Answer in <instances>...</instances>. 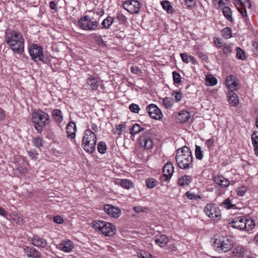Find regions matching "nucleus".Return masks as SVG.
<instances>
[{
	"label": "nucleus",
	"mask_w": 258,
	"mask_h": 258,
	"mask_svg": "<svg viewBox=\"0 0 258 258\" xmlns=\"http://www.w3.org/2000/svg\"><path fill=\"white\" fill-rule=\"evenodd\" d=\"M175 159L178 166L180 169H188L193 168V157L191 151L186 146L177 150Z\"/></svg>",
	"instance_id": "1"
},
{
	"label": "nucleus",
	"mask_w": 258,
	"mask_h": 258,
	"mask_svg": "<svg viewBox=\"0 0 258 258\" xmlns=\"http://www.w3.org/2000/svg\"><path fill=\"white\" fill-rule=\"evenodd\" d=\"M24 41L22 34L16 31L6 33L5 42L15 52L22 53L24 51Z\"/></svg>",
	"instance_id": "2"
},
{
	"label": "nucleus",
	"mask_w": 258,
	"mask_h": 258,
	"mask_svg": "<svg viewBox=\"0 0 258 258\" xmlns=\"http://www.w3.org/2000/svg\"><path fill=\"white\" fill-rule=\"evenodd\" d=\"M32 120L35 124V128L40 133L42 132L43 127L50 123L49 115L41 110L33 112Z\"/></svg>",
	"instance_id": "3"
},
{
	"label": "nucleus",
	"mask_w": 258,
	"mask_h": 258,
	"mask_svg": "<svg viewBox=\"0 0 258 258\" xmlns=\"http://www.w3.org/2000/svg\"><path fill=\"white\" fill-rule=\"evenodd\" d=\"M232 238L229 236H218L215 238L213 246L216 251L227 252L230 250L233 246Z\"/></svg>",
	"instance_id": "4"
},
{
	"label": "nucleus",
	"mask_w": 258,
	"mask_h": 258,
	"mask_svg": "<svg viewBox=\"0 0 258 258\" xmlns=\"http://www.w3.org/2000/svg\"><path fill=\"white\" fill-rule=\"evenodd\" d=\"M96 137L95 134L91 130L86 131L83 139L82 146L84 149L89 153H93L95 150Z\"/></svg>",
	"instance_id": "5"
},
{
	"label": "nucleus",
	"mask_w": 258,
	"mask_h": 258,
	"mask_svg": "<svg viewBox=\"0 0 258 258\" xmlns=\"http://www.w3.org/2000/svg\"><path fill=\"white\" fill-rule=\"evenodd\" d=\"M29 52L34 61L38 62L41 61L44 63H49V59L44 56L43 48L41 46L34 44L30 47Z\"/></svg>",
	"instance_id": "6"
},
{
	"label": "nucleus",
	"mask_w": 258,
	"mask_h": 258,
	"mask_svg": "<svg viewBox=\"0 0 258 258\" xmlns=\"http://www.w3.org/2000/svg\"><path fill=\"white\" fill-rule=\"evenodd\" d=\"M93 227L98 229L103 234L107 236H113L115 232V227L110 223L104 221H97L93 224Z\"/></svg>",
	"instance_id": "7"
},
{
	"label": "nucleus",
	"mask_w": 258,
	"mask_h": 258,
	"mask_svg": "<svg viewBox=\"0 0 258 258\" xmlns=\"http://www.w3.org/2000/svg\"><path fill=\"white\" fill-rule=\"evenodd\" d=\"M78 25L84 30L93 31L97 29L98 24L97 21L94 18L85 16L78 21Z\"/></svg>",
	"instance_id": "8"
},
{
	"label": "nucleus",
	"mask_w": 258,
	"mask_h": 258,
	"mask_svg": "<svg viewBox=\"0 0 258 258\" xmlns=\"http://www.w3.org/2000/svg\"><path fill=\"white\" fill-rule=\"evenodd\" d=\"M205 212L209 217L213 220L219 219L221 217L220 211L215 204H207L205 208Z\"/></svg>",
	"instance_id": "9"
},
{
	"label": "nucleus",
	"mask_w": 258,
	"mask_h": 258,
	"mask_svg": "<svg viewBox=\"0 0 258 258\" xmlns=\"http://www.w3.org/2000/svg\"><path fill=\"white\" fill-rule=\"evenodd\" d=\"M146 110L147 111L150 117L154 119L159 120L163 116L161 111L155 104H149L146 107Z\"/></svg>",
	"instance_id": "10"
},
{
	"label": "nucleus",
	"mask_w": 258,
	"mask_h": 258,
	"mask_svg": "<svg viewBox=\"0 0 258 258\" xmlns=\"http://www.w3.org/2000/svg\"><path fill=\"white\" fill-rule=\"evenodd\" d=\"M163 176L161 177V181H169L174 172V167L171 162H167L162 169Z\"/></svg>",
	"instance_id": "11"
},
{
	"label": "nucleus",
	"mask_w": 258,
	"mask_h": 258,
	"mask_svg": "<svg viewBox=\"0 0 258 258\" xmlns=\"http://www.w3.org/2000/svg\"><path fill=\"white\" fill-rule=\"evenodd\" d=\"M123 8L128 11H134L135 13H138L141 7L140 3L137 1L130 0L126 1L122 4Z\"/></svg>",
	"instance_id": "12"
},
{
	"label": "nucleus",
	"mask_w": 258,
	"mask_h": 258,
	"mask_svg": "<svg viewBox=\"0 0 258 258\" xmlns=\"http://www.w3.org/2000/svg\"><path fill=\"white\" fill-rule=\"evenodd\" d=\"M229 224L233 228L240 230H244L246 228V225L244 223V217L243 216L235 217L231 222H229Z\"/></svg>",
	"instance_id": "13"
},
{
	"label": "nucleus",
	"mask_w": 258,
	"mask_h": 258,
	"mask_svg": "<svg viewBox=\"0 0 258 258\" xmlns=\"http://www.w3.org/2000/svg\"><path fill=\"white\" fill-rule=\"evenodd\" d=\"M30 243L38 248H44L47 245L45 239L37 235H33L30 240Z\"/></svg>",
	"instance_id": "14"
},
{
	"label": "nucleus",
	"mask_w": 258,
	"mask_h": 258,
	"mask_svg": "<svg viewBox=\"0 0 258 258\" xmlns=\"http://www.w3.org/2000/svg\"><path fill=\"white\" fill-rule=\"evenodd\" d=\"M23 250L28 257L40 258L41 253L36 249L32 246H25Z\"/></svg>",
	"instance_id": "15"
},
{
	"label": "nucleus",
	"mask_w": 258,
	"mask_h": 258,
	"mask_svg": "<svg viewBox=\"0 0 258 258\" xmlns=\"http://www.w3.org/2000/svg\"><path fill=\"white\" fill-rule=\"evenodd\" d=\"M105 211L110 216L116 218L120 215V211L119 209L115 208L114 206L110 205L104 206Z\"/></svg>",
	"instance_id": "16"
},
{
	"label": "nucleus",
	"mask_w": 258,
	"mask_h": 258,
	"mask_svg": "<svg viewBox=\"0 0 258 258\" xmlns=\"http://www.w3.org/2000/svg\"><path fill=\"white\" fill-rule=\"evenodd\" d=\"M213 178L214 182L221 187H227L229 185L230 182L228 180L222 175L215 176Z\"/></svg>",
	"instance_id": "17"
},
{
	"label": "nucleus",
	"mask_w": 258,
	"mask_h": 258,
	"mask_svg": "<svg viewBox=\"0 0 258 258\" xmlns=\"http://www.w3.org/2000/svg\"><path fill=\"white\" fill-rule=\"evenodd\" d=\"M66 130L68 134V138L72 139H74L76 136L75 133L77 131L75 122L73 121L69 122L67 125Z\"/></svg>",
	"instance_id": "18"
},
{
	"label": "nucleus",
	"mask_w": 258,
	"mask_h": 258,
	"mask_svg": "<svg viewBox=\"0 0 258 258\" xmlns=\"http://www.w3.org/2000/svg\"><path fill=\"white\" fill-rule=\"evenodd\" d=\"M59 248L64 252H69L72 251L74 248V244L70 240L63 241L58 245Z\"/></svg>",
	"instance_id": "19"
},
{
	"label": "nucleus",
	"mask_w": 258,
	"mask_h": 258,
	"mask_svg": "<svg viewBox=\"0 0 258 258\" xmlns=\"http://www.w3.org/2000/svg\"><path fill=\"white\" fill-rule=\"evenodd\" d=\"M246 250L242 245L235 246L232 251V255L236 257H242L244 256Z\"/></svg>",
	"instance_id": "20"
},
{
	"label": "nucleus",
	"mask_w": 258,
	"mask_h": 258,
	"mask_svg": "<svg viewBox=\"0 0 258 258\" xmlns=\"http://www.w3.org/2000/svg\"><path fill=\"white\" fill-rule=\"evenodd\" d=\"M228 102L232 106H237L239 103L238 97L234 91H229L227 94Z\"/></svg>",
	"instance_id": "21"
},
{
	"label": "nucleus",
	"mask_w": 258,
	"mask_h": 258,
	"mask_svg": "<svg viewBox=\"0 0 258 258\" xmlns=\"http://www.w3.org/2000/svg\"><path fill=\"white\" fill-rule=\"evenodd\" d=\"M155 242L160 247H163L167 244L168 238L165 235H160L159 236L156 237Z\"/></svg>",
	"instance_id": "22"
},
{
	"label": "nucleus",
	"mask_w": 258,
	"mask_h": 258,
	"mask_svg": "<svg viewBox=\"0 0 258 258\" xmlns=\"http://www.w3.org/2000/svg\"><path fill=\"white\" fill-rule=\"evenodd\" d=\"M87 87L89 89L96 90L99 86L98 81L94 77L90 76L87 79Z\"/></svg>",
	"instance_id": "23"
},
{
	"label": "nucleus",
	"mask_w": 258,
	"mask_h": 258,
	"mask_svg": "<svg viewBox=\"0 0 258 258\" xmlns=\"http://www.w3.org/2000/svg\"><path fill=\"white\" fill-rule=\"evenodd\" d=\"M192 180L191 176L185 175L179 177L178 179V184L180 186L188 185Z\"/></svg>",
	"instance_id": "24"
},
{
	"label": "nucleus",
	"mask_w": 258,
	"mask_h": 258,
	"mask_svg": "<svg viewBox=\"0 0 258 258\" xmlns=\"http://www.w3.org/2000/svg\"><path fill=\"white\" fill-rule=\"evenodd\" d=\"M252 145L255 155L258 157V132H254L251 135Z\"/></svg>",
	"instance_id": "25"
},
{
	"label": "nucleus",
	"mask_w": 258,
	"mask_h": 258,
	"mask_svg": "<svg viewBox=\"0 0 258 258\" xmlns=\"http://www.w3.org/2000/svg\"><path fill=\"white\" fill-rule=\"evenodd\" d=\"M190 115L188 111L185 110H181L178 113L177 119L180 123H184L188 121Z\"/></svg>",
	"instance_id": "26"
},
{
	"label": "nucleus",
	"mask_w": 258,
	"mask_h": 258,
	"mask_svg": "<svg viewBox=\"0 0 258 258\" xmlns=\"http://www.w3.org/2000/svg\"><path fill=\"white\" fill-rule=\"evenodd\" d=\"M162 8L165 10L168 14H172L173 12V8L171 6L170 2L164 1L161 2Z\"/></svg>",
	"instance_id": "27"
},
{
	"label": "nucleus",
	"mask_w": 258,
	"mask_h": 258,
	"mask_svg": "<svg viewBox=\"0 0 258 258\" xmlns=\"http://www.w3.org/2000/svg\"><path fill=\"white\" fill-rule=\"evenodd\" d=\"M114 22L115 19L113 17L108 16L102 23V28L104 29H108Z\"/></svg>",
	"instance_id": "28"
},
{
	"label": "nucleus",
	"mask_w": 258,
	"mask_h": 258,
	"mask_svg": "<svg viewBox=\"0 0 258 258\" xmlns=\"http://www.w3.org/2000/svg\"><path fill=\"white\" fill-rule=\"evenodd\" d=\"M223 13L228 21L231 22H233V20L232 17V11L229 7L225 6L223 8Z\"/></svg>",
	"instance_id": "29"
},
{
	"label": "nucleus",
	"mask_w": 258,
	"mask_h": 258,
	"mask_svg": "<svg viewBox=\"0 0 258 258\" xmlns=\"http://www.w3.org/2000/svg\"><path fill=\"white\" fill-rule=\"evenodd\" d=\"M180 55L184 63H191L194 64L196 62L195 58L191 55H189L186 53H181Z\"/></svg>",
	"instance_id": "30"
},
{
	"label": "nucleus",
	"mask_w": 258,
	"mask_h": 258,
	"mask_svg": "<svg viewBox=\"0 0 258 258\" xmlns=\"http://www.w3.org/2000/svg\"><path fill=\"white\" fill-rule=\"evenodd\" d=\"M52 115L56 121L58 122L62 121L63 117L62 116L61 111L59 109H54L53 111Z\"/></svg>",
	"instance_id": "31"
},
{
	"label": "nucleus",
	"mask_w": 258,
	"mask_h": 258,
	"mask_svg": "<svg viewBox=\"0 0 258 258\" xmlns=\"http://www.w3.org/2000/svg\"><path fill=\"white\" fill-rule=\"evenodd\" d=\"M206 82L207 85L213 86L216 85L217 83V80L212 75H208L206 76Z\"/></svg>",
	"instance_id": "32"
},
{
	"label": "nucleus",
	"mask_w": 258,
	"mask_h": 258,
	"mask_svg": "<svg viewBox=\"0 0 258 258\" xmlns=\"http://www.w3.org/2000/svg\"><path fill=\"white\" fill-rule=\"evenodd\" d=\"M144 130V127H142L139 124L136 123L130 128V133L134 136Z\"/></svg>",
	"instance_id": "33"
},
{
	"label": "nucleus",
	"mask_w": 258,
	"mask_h": 258,
	"mask_svg": "<svg viewBox=\"0 0 258 258\" xmlns=\"http://www.w3.org/2000/svg\"><path fill=\"white\" fill-rule=\"evenodd\" d=\"M244 223L246 225V228L244 230L249 231L251 230L254 226L255 224L253 220L247 219L244 217Z\"/></svg>",
	"instance_id": "34"
},
{
	"label": "nucleus",
	"mask_w": 258,
	"mask_h": 258,
	"mask_svg": "<svg viewBox=\"0 0 258 258\" xmlns=\"http://www.w3.org/2000/svg\"><path fill=\"white\" fill-rule=\"evenodd\" d=\"M221 35L225 39H229L231 37V30L230 28L226 27L221 31Z\"/></svg>",
	"instance_id": "35"
},
{
	"label": "nucleus",
	"mask_w": 258,
	"mask_h": 258,
	"mask_svg": "<svg viewBox=\"0 0 258 258\" xmlns=\"http://www.w3.org/2000/svg\"><path fill=\"white\" fill-rule=\"evenodd\" d=\"M158 183V181L153 178H149L146 180V186L149 188H152L155 187Z\"/></svg>",
	"instance_id": "36"
},
{
	"label": "nucleus",
	"mask_w": 258,
	"mask_h": 258,
	"mask_svg": "<svg viewBox=\"0 0 258 258\" xmlns=\"http://www.w3.org/2000/svg\"><path fill=\"white\" fill-rule=\"evenodd\" d=\"M221 206L224 207L226 209H230L233 208L235 206L234 204H232L231 202V200L229 198H228L224 200L222 203Z\"/></svg>",
	"instance_id": "37"
},
{
	"label": "nucleus",
	"mask_w": 258,
	"mask_h": 258,
	"mask_svg": "<svg viewBox=\"0 0 258 258\" xmlns=\"http://www.w3.org/2000/svg\"><path fill=\"white\" fill-rule=\"evenodd\" d=\"M163 105L167 109L172 107V98L169 97L165 98L162 101Z\"/></svg>",
	"instance_id": "38"
},
{
	"label": "nucleus",
	"mask_w": 258,
	"mask_h": 258,
	"mask_svg": "<svg viewBox=\"0 0 258 258\" xmlns=\"http://www.w3.org/2000/svg\"><path fill=\"white\" fill-rule=\"evenodd\" d=\"M172 96L174 97V100L176 102L180 101L183 97L182 94L180 91L176 90L172 91Z\"/></svg>",
	"instance_id": "39"
},
{
	"label": "nucleus",
	"mask_w": 258,
	"mask_h": 258,
	"mask_svg": "<svg viewBox=\"0 0 258 258\" xmlns=\"http://www.w3.org/2000/svg\"><path fill=\"white\" fill-rule=\"evenodd\" d=\"M97 148L100 153L104 154L106 151L107 147L104 142H100L98 144Z\"/></svg>",
	"instance_id": "40"
},
{
	"label": "nucleus",
	"mask_w": 258,
	"mask_h": 258,
	"mask_svg": "<svg viewBox=\"0 0 258 258\" xmlns=\"http://www.w3.org/2000/svg\"><path fill=\"white\" fill-rule=\"evenodd\" d=\"M195 155L197 159L202 160L203 157V151L200 146L196 145Z\"/></svg>",
	"instance_id": "41"
},
{
	"label": "nucleus",
	"mask_w": 258,
	"mask_h": 258,
	"mask_svg": "<svg viewBox=\"0 0 258 258\" xmlns=\"http://www.w3.org/2000/svg\"><path fill=\"white\" fill-rule=\"evenodd\" d=\"M236 50L237 58L244 60L246 57L244 51L239 47H236Z\"/></svg>",
	"instance_id": "42"
},
{
	"label": "nucleus",
	"mask_w": 258,
	"mask_h": 258,
	"mask_svg": "<svg viewBox=\"0 0 258 258\" xmlns=\"http://www.w3.org/2000/svg\"><path fill=\"white\" fill-rule=\"evenodd\" d=\"M33 143L36 147L40 148L43 146V140L39 137H35L33 139Z\"/></svg>",
	"instance_id": "43"
},
{
	"label": "nucleus",
	"mask_w": 258,
	"mask_h": 258,
	"mask_svg": "<svg viewBox=\"0 0 258 258\" xmlns=\"http://www.w3.org/2000/svg\"><path fill=\"white\" fill-rule=\"evenodd\" d=\"M132 183L127 179H122L120 181V185L124 188L129 189L132 186Z\"/></svg>",
	"instance_id": "44"
},
{
	"label": "nucleus",
	"mask_w": 258,
	"mask_h": 258,
	"mask_svg": "<svg viewBox=\"0 0 258 258\" xmlns=\"http://www.w3.org/2000/svg\"><path fill=\"white\" fill-rule=\"evenodd\" d=\"M238 83L237 82V79L235 81L231 82L230 84L227 85L228 89H229L230 91H233L234 90H237V87L238 86Z\"/></svg>",
	"instance_id": "45"
},
{
	"label": "nucleus",
	"mask_w": 258,
	"mask_h": 258,
	"mask_svg": "<svg viewBox=\"0 0 258 258\" xmlns=\"http://www.w3.org/2000/svg\"><path fill=\"white\" fill-rule=\"evenodd\" d=\"M129 109L132 112L136 113H138L140 110L139 105L134 103H132L129 106Z\"/></svg>",
	"instance_id": "46"
},
{
	"label": "nucleus",
	"mask_w": 258,
	"mask_h": 258,
	"mask_svg": "<svg viewBox=\"0 0 258 258\" xmlns=\"http://www.w3.org/2000/svg\"><path fill=\"white\" fill-rule=\"evenodd\" d=\"M172 75L174 82L176 84H179L181 81V77L180 75L175 71L172 73Z\"/></svg>",
	"instance_id": "47"
},
{
	"label": "nucleus",
	"mask_w": 258,
	"mask_h": 258,
	"mask_svg": "<svg viewBox=\"0 0 258 258\" xmlns=\"http://www.w3.org/2000/svg\"><path fill=\"white\" fill-rule=\"evenodd\" d=\"M214 140L213 138H211V139L206 140L205 144L207 146L209 151L211 150V149L214 145Z\"/></svg>",
	"instance_id": "48"
},
{
	"label": "nucleus",
	"mask_w": 258,
	"mask_h": 258,
	"mask_svg": "<svg viewBox=\"0 0 258 258\" xmlns=\"http://www.w3.org/2000/svg\"><path fill=\"white\" fill-rule=\"evenodd\" d=\"M247 190V188L242 186L237 189V194L239 196H243Z\"/></svg>",
	"instance_id": "49"
},
{
	"label": "nucleus",
	"mask_w": 258,
	"mask_h": 258,
	"mask_svg": "<svg viewBox=\"0 0 258 258\" xmlns=\"http://www.w3.org/2000/svg\"><path fill=\"white\" fill-rule=\"evenodd\" d=\"M184 2L188 8H192L196 4V0H184Z\"/></svg>",
	"instance_id": "50"
},
{
	"label": "nucleus",
	"mask_w": 258,
	"mask_h": 258,
	"mask_svg": "<svg viewBox=\"0 0 258 258\" xmlns=\"http://www.w3.org/2000/svg\"><path fill=\"white\" fill-rule=\"evenodd\" d=\"M125 128V125L120 124L116 126V130L117 134L120 135L122 134L123 130Z\"/></svg>",
	"instance_id": "51"
},
{
	"label": "nucleus",
	"mask_w": 258,
	"mask_h": 258,
	"mask_svg": "<svg viewBox=\"0 0 258 258\" xmlns=\"http://www.w3.org/2000/svg\"><path fill=\"white\" fill-rule=\"evenodd\" d=\"M252 51L253 52V54L256 55L258 56V43L256 42L255 41L252 42Z\"/></svg>",
	"instance_id": "52"
},
{
	"label": "nucleus",
	"mask_w": 258,
	"mask_h": 258,
	"mask_svg": "<svg viewBox=\"0 0 258 258\" xmlns=\"http://www.w3.org/2000/svg\"><path fill=\"white\" fill-rule=\"evenodd\" d=\"M115 19V22L116 20L120 21L121 23H124L126 21L125 17L122 14H118L116 18H114Z\"/></svg>",
	"instance_id": "53"
},
{
	"label": "nucleus",
	"mask_w": 258,
	"mask_h": 258,
	"mask_svg": "<svg viewBox=\"0 0 258 258\" xmlns=\"http://www.w3.org/2000/svg\"><path fill=\"white\" fill-rule=\"evenodd\" d=\"M234 4L236 6V7L240 6L242 7L244 6L245 3H247V1L244 0H233Z\"/></svg>",
	"instance_id": "54"
},
{
	"label": "nucleus",
	"mask_w": 258,
	"mask_h": 258,
	"mask_svg": "<svg viewBox=\"0 0 258 258\" xmlns=\"http://www.w3.org/2000/svg\"><path fill=\"white\" fill-rule=\"evenodd\" d=\"M13 219L18 224L21 225L23 223V220L20 216L15 215Z\"/></svg>",
	"instance_id": "55"
},
{
	"label": "nucleus",
	"mask_w": 258,
	"mask_h": 258,
	"mask_svg": "<svg viewBox=\"0 0 258 258\" xmlns=\"http://www.w3.org/2000/svg\"><path fill=\"white\" fill-rule=\"evenodd\" d=\"M153 146V143L152 140L146 137V150L151 149Z\"/></svg>",
	"instance_id": "56"
},
{
	"label": "nucleus",
	"mask_w": 258,
	"mask_h": 258,
	"mask_svg": "<svg viewBox=\"0 0 258 258\" xmlns=\"http://www.w3.org/2000/svg\"><path fill=\"white\" fill-rule=\"evenodd\" d=\"M236 79H237V78L235 77V76H233V75H230V76L227 77L226 80V86H227L230 84V83H229V81H234Z\"/></svg>",
	"instance_id": "57"
},
{
	"label": "nucleus",
	"mask_w": 258,
	"mask_h": 258,
	"mask_svg": "<svg viewBox=\"0 0 258 258\" xmlns=\"http://www.w3.org/2000/svg\"><path fill=\"white\" fill-rule=\"evenodd\" d=\"M232 50V48L230 45H225L223 46V52L226 54H228L231 52Z\"/></svg>",
	"instance_id": "58"
},
{
	"label": "nucleus",
	"mask_w": 258,
	"mask_h": 258,
	"mask_svg": "<svg viewBox=\"0 0 258 258\" xmlns=\"http://www.w3.org/2000/svg\"><path fill=\"white\" fill-rule=\"evenodd\" d=\"M140 145L143 147H145V136H141L139 140Z\"/></svg>",
	"instance_id": "59"
},
{
	"label": "nucleus",
	"mask_w": 258,
	"mask_h": 258,
	"mask_svg": "<svg viewBox=\"0 0 258 258\" xmlns=\"http://www.w3.org/2000/svg\"><path fill=\"white\" fill-rule=\"evenodd\" d=\"M63 221V219L59 216H55L53 217V221L56 223L61 224Z\"/></svg>",
	"instance_id": "60"
},
{
	"label": "nucleus",
	"mask_w": 258,
	"mask_h": 258,
	"mask_svg": "<svg viewBox=\"0 0 258 258\" xmlns=\"http://www.w3.org/2000/svg\"><path fill=\"white\" fill-rule=\"evenodd\" d=\"M145 208L141 207V206H136L134 207V211L136 213H139L140 212H144L145 211Z\"/></svg>",
	"instance_id": "61"
},
{
	"label": "nucleus",
	"mask_w": 258,
	"mask_h": 258,
	"mask_svg": "<svg viewBox=\"0 0 258 258\" xmlns=\"http://www.w3.org/2000/svg\"><path fill=\"white\" fill-rule=\"evenodd\" d=\"M238 10L243 16L245 17L247 15L246 10L245 9V5L243 6L242 8H238Z\"/></svg>",
	"instance_id": "62"
},
{
	"label": "nucleus",
	"mask_w": 258,
	"mask_h": 258,
	"mask_svg": "<svg viewBox=\"0 0 258 258\" xmlns=\"http://www.w3.org/2000/svg\"><path fill=\"white\" fill-rule=\"evenodd\" d=\"M131 71L132 73L138 74L140 72L141 70L139 69L137 66H132L131 67Z\"/></svg>",
	"instance_id": "63"
},
{
	"label": "nucleus",
	"mask_w": 258,
	"mask_h": 258,
	"mask_svg": "<svg viewBox=\"0 0 258 258\" xmlns=\"http://www.w3.org/2000/svg\"><path fill=\"white\" fill-rule=\"evenodd\" d=\"M214 43L215 45L218 47H221L223 46L220 39L216 38L214 40Z\"/></svg>",
	"instance_id": "64"
}]
</instances>
